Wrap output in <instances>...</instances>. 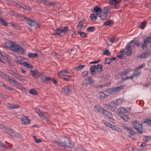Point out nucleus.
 <instances>
[{"mask_svg": "<svg viewBox=\"0 0 151 151\" xmlns=\"http://www.w3.org/2000/svg\"><path fill=\"white\" fill-rule=\"evenodd\" d=\"M54 143L59 146L64 147L65 150L68 151H71L72 147L74 146L73 142L68 138L59 140L58 141H55Z\"/></svg>", "mask_w": 151, "mask_h": 151, "instance_id": "nucleus-1", "label": "nucleus"}, {"mask_svg": "<svg viewBox=\"0 0 151 151\" xmlns=\"http://www.w3.org/2000/svg\"><path fill=\"white\" fill-rule=\"evenodd\" d=\"M24 20L31 27L36 28L40 26L39 22L37 20H35L27 17H25Z\"/></svg>", "mask_w": 151, "mask_h": 151, "instance_id": "nucleus-2", "label": "nucleus"}, {"mask_svg": "<svg viewBox=\"0 0 151 151\" xmlns=\"http://www.w3.org/2000/svg\"><path fill=\"white\" fill-rule=\"evenodd\" d=\"M126 86L125 85L120 86H119L112 88L109 89L106 91H104L105 93H106L108 96L115 93L119 91L124 88Z\"/></svg>", "mask_w": 151, "mask_h": 151, "instance_id": "nucleus-3", "label": "nucleus"}, {"mask_svg": "<svg viewBox=\"0 0 151 151\" xmlns=\"http://www.w3.org/2000/svg\"><path fill=\"white\" fill-rule=\"evenodd\" d=\"M68 30V28L65 26L62 29L56 28L54 30L53 34L55 35H58L61 36L64 35Z\"/></svg>", "mask_w": 151, "mask_h": 151, "instance_id": "nucleus-4", "label": "nucleus"}, {"mask_svg": "<svg viewBox=\"0 0 151 151\" xmlns=\"http://www.w3.org/2000/svg\"><path fill=\"white\" fill-rule=\"evenodd\" d=\"M132 125L134 129H136L137 132L140 134L142 132V127L141 124L138 121L133 122Z\"/></svg>", "mask_w": 151, "mask_h": 151, "instance_id": "nucleus-5", "label": "nucleus"}, {"mask_svg": "<svg viewBox=\"0 0 151 151\" xmlns=\"http://www.w3.org/2000/svg\"><path fill=\"white\" fill-rule=\"evenodd\" d=\"M94 82V81L91 77H88L87 79H84L82 81V83L83 86H86L88 85L92 84Z\"/></svg>", "mask_w": 151, "mask_h": 151, "instance_id": "nucleus-6", "label": "nucleus"}, {"mask_svg": "<svg viewBox=\"0 0 151 151\" xmlns=\"http://www.w3.org/2000/svg\"><path fill=\"white\" fill-rule=\"evenodd\" d=\"M121 0H109V2L113 4V8L116 9H118L120 6L119 2Z\"/></svg>", "mask_w": 151, "mask_h": 151, "instance_id": "nucleus-7", "label": "nucleus"}, {"mask_svg": "<svg viewBox=\"0 0 151 151\" xmlns=\"http://www.w3.org/2000/svg\"><path fill=\"white\" fill-rule=\"evenodd\" d=\"M87 24L85 21V19H82L80 21L77 25L78 30H83L87 26Z\"/></svg>", "mask_w": 151, "mask_h": 151, "instance_id": "nucleus-8", "label": "nucleus"}, {"mask_svg": "<svg viewBox=\"0 0 151 151\" xmlns=\"http://www.w3.org/2000/svg\"><path fill=\"white\" fill-rule=\"evenodd\" d=\"M16 6L22 10H27L29 11L32 10L31 8L29 6H26L23 4L21 3H17Z\"/></svg>", "mask_w": 151, "mask_h": 151, "instance_id": "nucleus-9", "label": "nucleus"}, {"mask_svg": "<svg viewBox=\"0 0 151 151\" xmlns=\"http://www.w3.org/2000/svg\"><path fill=\"white\" fill-rule=\"evenodd\" d=\"M61 93L64 95H67L71 93L70 87L68 86H65L63 88Z\"/></svg>", "mask_w": 151, "mask_h": 151, "instance_id": "nucleus-10", "label": "nucleus"}, {"mask_svg": "<svg viewBox=\"0 0 151 151\" xmlns=\"http://www.w3.org/2000/svg\"><path fill=\"white\" fill-rule=\"evenodd\" d=\"M30 73L33 77L38 78L41 75V74L37 70H31Z\"/></svg>", "mask_w": 151, "mask_h": 151, "instance_id": "nucleus-11", "label": "nucleus"}, {"mask_svg": "<svg viewBox=\"0 0 151 151\" xmlns=\"http://www.w3.org/2000/svg\"><path fill=\"white\" fill-rule=\"evenodd\" d=\"M21 121L22 124H29L30 123V119L26 116H22Z\"/></svg>", "mask_w": 151, "mask_h": 151, "instance_id": "nucleus-12", "label": "nucleus"}, {"mask_svg": "<svg viewBox=\"0 0 151 151\" xmlns=\"http://www.w3.org/2000/svg\"><path fill=\"white\" fill-rule=\"evenodd\" d=\"M116 105L114 104V102L111 101L109 104L107 105V108L112 111H115L116 109Z\"/></svg>", "mask_w": 151, "mask_h": 151, "instance_id": "nucleus-13", "label": "nucleus"}, {"mask_svg": "<svg viewBox=\"0 0 151 151\" xmlns=\"http://www.w3.org/2000/svg\"><path fill=\"white\" fill-rule=\"evenodd\" d=\"M7 107L9 109H18L20 107V106L17 104H8L7 105Z\"/></svg>", "mask_w": 151, "mask_h": 151, "instance_id": "nucleus-14", "label": "nucleus"}, {"mask_svg": "<svg viewBox=\"0 0 151 151\" xmlns=\"http://www.w3.org/2000/svg\"><path fill=\"white\" fill-rule=\"evenodd\" d=\"M117 113L119 114H124L128 112V110L125 108L121 107L118 109L117 110Z\"/></svg>", "mask_w": 151, "mask_h": 151, "instance_id": "nucleus-15", "label": "nucleus"}, {"mask_svg": "<svg viewBox=\"0 0 151 151\" xmlns=\"http://www.w3.org/2000/svg\"><path fill=\"white\" fill-rule=\"evenodd\" d=\"M94 109L96 112H99L102 113L104 111V109L101 106H94Z\"/></svg>", "mask_w": 151, "mask_h": 151, "instance_id": "nucleus-16", "label": "nucleus"}, {"mask_svg": "<svg viewBox=\"0 0 151 151\" xmlns=\"http://www.w3.org/2000/svg\"><path fill=\"white\" fill-rule=\"evenodd\" d=\"M98 16L102 20L110 18V16L108 17L107 14L104 12H103V14L101 15L99 14V15H98Z\"/></svg>", "mask_w": 151, "mask_h": 151, "instance_id": "nucleus-17", "label": "nucleus"}, {"mask_svg": "<svg viewBox=\"0 0 151 151\" xmlns=\"http://www.w3.org/2000/svg\"><path fill=\"white\" fill-rule=\"evenodd\" d=\"M124 100L122 98H119L117 99H116L113 101L114 103L116 105L118 106L122 104Z\"/></svg>", "mask_w": 151, "mask_h": 151, "instance_id": "nucleus-18", "label": "nucleus"}, {"mask_svg": "<svg viewBox=\"0 0 151 151\" xmlns=\"http://www.w3.org/2000/svg\"><path fill=\"white\" fill-rule=\"evenodd\" d=\"M93 11L96 12V15H98L102 12V9L98 6H96L93 9Z\"/></svg>", "mask_w": 151, "mask_h": 151, "instance_id": "nucleus-19", "label": "nucleus"}, {"mask_svg": "<svg viewBox=\"0 0 151 151\" xmlns=\"http://www.w3.org/2000/svg\"><path fill=\"white\" fill-rule=\"evenodd\" d=\"M42 119L48 121V119L47 117V114L44 112H42L40 114V115L39 116Z\"/></svg>", "mask_w": 151, "mask_h": 151, "instance_id": "nucleus-20", "label": "nucleus"}, {"mask_svg": "<svg viewBox=\"0 0 151 151\" xmlns=\"http://www.w3.org/2000/svg\"><path fill=\"white\" fill-rule=\"evenodd\" d=\"M8 80L10 83H12L17 85H19V83L18 82L16 81L14 78H13L11 76H9Z\"/></svg>", "mask_w": 151, "mask_h": 151, "instance_id": "nucleus-21", "label": "nucleus"}, {"mask_svg": "<svg viewBox=\"0 0 151 151\" xmlns=\"http://www.w3.org/2000/svg\"><path fill=\"white\" fill-rule=\"evenodd\" d=\"M97 96L99 99H102L106 98L108 96L107 94L105 93L102 92H99L97 94Z\"/></svg>", "mask_w": 151, "mask_h": 151, "instance_id": "nucleus-22", "label": "nucleus"}, {"mask_svg": "<svg viewBox=\"0 0 151 151\" xmlns=\"http://www.w3.org/2000/svg\"><path fill=\"white\" fill-rule=\"evenodd\" d=\"M110 7L107 6L102 9V12L107 14L109 12H110Z\"/></svg>", "mask_w": 151, "mask_h": 151, "instance_id": "nucleus-23", "label": "nucleus"}, {"mask_svg": "<svg viewBox=\"0 0 151 151\" xmlns=\"http://www.w3.org/2000/svg\"><path fill=\"white\" fill-rule=\"evenodd\" d=\"M150 52H147L145 53H142L139 55V57L141 58H146L148 57L150 54Z\"/></svg>", "mask_w": 151, "mask_h": 151, "instance_id": "nucleus-24", "label": "nucleus"}, {"mask_svg": "<svg viewBox=\"0 0 151 151\" xmlns=\"http://www.w3.org/2000/svg\"><path fill=\"white\" fill-rule=\"evenodd\" d=\"M17 48V50L16 52L20 54H23L24 53V50L22 47L19 46L18 48Z\"/></svg>", "mask_w": 151, "mask_h": 151, "instance_id": "nucleus-25", "label": "nucleus"}, {"mask_svg": "<svg viewBox=\"0 0 151 151\" xmlns=\"http://www.w3.org/2000/svg\"><path fill=\"white\" fill-rule=\"evenodd\" d=\"M103 114H104L106 116L108 117V118L110 119H112V116L111 113L109 112L108 111L104 110V111L103 112H102Z\"/></svg>", "mask_w": 151, "mask_h": 151, "instance_id": "nucleus-26", "label": "nucleus"}, {"mask_svg": "<svg viewBox=\"0 0 151 151\" xmlns=\"http://www.w3.org/2000/svg\"><path fill=\"white\" fill-rule=\"evenodd\" d=\"M126 49V54L127 56H129L132 53V51L131 48L129 46H127Z\"/></svg>", "mask_w": 151, "mask_h": 151, "instance_id": "nucleus-27", "label": "nucleus"}, {"mask_svg": "<svg viewBox=\"0 0 151 151\" xmlns=\"http://www.w3.org/2000/svg\"><path fill=\"white\" fill-rule=\"evenodd\" d=\"M19 46V45L16 44L14 42L12 47H11V48H10V49L11 50L16 52L17 50V48H18Z\"/></svg>", "mask_w": 151, "mask_h": 151, "instance_id": "nucleus-28", "label": "nucleus"}, {"mask_svg": "<svg viewBox=\"0 0 151 151\" xmlns=\"http://www.w3.org/2000/svg\"><path fill=\"white\" fill-rule=\"evenodd\" d=\"M134 72L132 75L133 78L136 77L138 75H139L141 73V71L140 70H136V69L134 70Z\"/></svg>", "mask_w": 151, "mask_h": 151, "instance_id": "nucleus-29", "label": "nucleus"}, {"mask_svg": "<svg viewBox=\"0 0 151 151\" xmlns=\"http://www.w3.org/2000/svg\"><path fill=\"white\" fill-rule=\"evenodd\" d=\"M14 42H12L11 41H6L5 43L6 47L9 48L10 49Z\"/></svg>", "mask_w": 151, "mask_h": 151, "instance_id": "nucleus-30", "label": "nucleus"}, {"mask_svg": "<svg viewBox=\"0 0 151 151\" xmlns=\"http://www.w3.org/2000/svg\"><path fill=\"white\" fill-rule=\"evenodd\" d=\"M6 132L9 135L11 136H13V134L14 133V131H13L12 129H11L8 128H7V130L6 131Z\"/></svg>", "mask_w": 151, "mask_h": 151, "instance_id": "nucleus-31", "label": "nucleus"}, {"mask_svg": "<svg viewBox=\"0 0 151 151\" xmlns=\"http://www.w3.org/2000/svg\"><path fill=\"white\" fill-rule=\"evenodd\" d=\"M96 68L98 73H100L102 70V66L101 64H98L96 66Z\"/></svg>", "mask_w": 151, "mask_h": 151, "instance_id": "nucleus-32", "label": "nucleus"}, {"mask_svg": "<svg viewBox=\"0 0 151 151\" xmlns=\"http://www.w3.org/2000/svg\"><path fill=\"white\" fill-rule=\"evenodd\" d=\"M14 76L15 78H18L19 80L23 79V77L18 73H15Z\"/></svg>", "mask_w": 151, "mask_h": 151, "instance_id": "nucleus-33", "label": "nucleus"}, {"mask_svg": "<svg viewBox=\"0 0 151 151\" xmlns=\"http://www.w3.org/2000/svg\"><path fill=\"white\" fill-rule=\"evenodd\" d=\"M96 65H92L90 68V70L91 74L94 75L95 72Z\"/></svg>", "mask_w": 151, "mask_h": 151, "instance_id": "nucleus-34", "label": "nucleus"}, {"mask_svg": "<svg viewBox=\"0 0 151 151\" xmlns=\"http://www.w3.org/2000/svg\"><path fill=\"white\" fill-rule=\"evenodd\" d=\"M38 54L37 53H33L31 52H29L28 54L29 57L32 58H35L37 56Z\"/></svg>", "mask_w": 151, "mask_h": 151, "instance_id": "nucleus-35", "label": "nucleus"}, {"mask_svg": "<svg viewBox=\"0 0 151 151\" xmlns=\"http://www.w3.org/2000/svg\"><path fill=\"white\" fill-rule=\"evenodd\" d=\"M120 117L125 121L128 120L129 119V116L125 114L120 115Z\"/></svg>", "mask_w": 151, "mask_h": 151, "instance_id": "nucleus-36", "label": "nucleus"}, {"mask_svg": "<svg viewBox=\"0 0 151 151\" xmlns=\"http://www.w3.org/2000/svg\"><path fill=\"white\" fill-rule=\"evenodd\" d=\"M67 71L66 70H63L58 72V74L59 76H65Z\"/></svg>", "mask_w": 151, "mask_h": 151, "instance_id": "nucleus-37", "label": "nucleus"}, {"mask_svg": "<svg viewBox=\"0 0 151 151\" xmlns=\"http://www.w3.org/2000/svg\"><path fill=\"white\" fill-rule=\"evenodd\" d=\"M85 66V65H80L77 66L75 67V69L76 70L78 71L83 69Z\"/></svg>", "mask_w": 151, "mask_h": 151, "instance_id": "nucleus-38", "label": "nucleus"}, {"mask_svg": "<svg viewBox=\"0 0 151 151\" xmlns=\"http://www.w3.org/2000/svg\"><path fill=\"white\" fill-rule=\"evenodd\" d=\"M0 146L1 147H2L4 148L5 149H9L11 148V146H6L1 141H0Z\"/></svg>", "mask_w": 151, "mask_h": 151, "instance_id": "nucleus-39", "label": "nucleus"}, {"mask_svg": "<svg viewBox=\"0 0 151 151\" xmlns=\"http://www.w3.org/2000/svg\"><path fill=\"white\" fill-rule=\"evenodd\" d=\"M0 22L1 24L3 26H7L8 25V23L1 17H0Z\"/></svg>", "mask_w": 151, "mask_h": 151, "instance_id": "nucleus-40", "label": "nucleus"}, {"mask_svg": "<svg viewBox=\"0 0 151 151\" xmlns=\"http://www.w3.org/2000/svg\"><path fill=\"white\" fill-rule=\"evenodd\" d=\"M8 127L4 124H1L0 125V128L3 130L4 132H6L7 130Z\"/></svg>", "mask_w": 151, "mask_h": 151, "instance_id": "nucleus-41", "label": "nucleus"}, {"mask_svg": "<svg viewBox=\"0 0 151 151\" xmlns=\"http://www.w3.org/2000/svg\"><path fill=\"white\" fill-rule=\"evenodd\" d=\"M146 21H144L142 22L139 26V28L142 29H143L146 26Z\"/></svg>", "mask_w": 151, "mask_h": 151, "instance_id": "nucleus-42", "label": "nucleus"}, {"mask_svg": "<svg viewBox=\"0 0 151 151\" xmlns=\"http://www.w3.org/2000/svg\"><path fill=\"white\" fill-rule=\"evenodd\" d=\"M102 121L103 123L107 127H108L110 128L111 125V124L105 120L103 119Z\"/></svg>", "mask_w": 151, "mask_h": 151, "instance_id": "nucleus-43", "label": "nucleus"}, {"mask_svg": "<svg viewBox=\"0 0 151 151\" xmlns=\"http://www.w3.org/2000/svg\"><path fill=\"white\" fill-rule=\"evenodd\" d=\"M97 16H98L96 15V14L95 15L94 13L91 14L90 16L91 19L93 21L97 19Z\"/></svg>", "mask_w": 151, "mask_h": 151, "instance_id": "nucleus-44", "label": "nucleus"}, {"mask_svg": "<svg viewBox=\"0 0 151 151\" xmlns=\"http://www.w3.org/2000/svg\"><path fill=\"white\" fill-rule=\"evenodd\" d=\"M141 47L142 49H145L147 47V43L146 41L144 40V41L143 42L141 43Z\"/></svg>", "mask_w": 151, "mask_h": 151, "instance_id": "nucleus-45", "label": "nucleus"}, {"mask_svg": "<svg viewBox=\"0 0 151 151\" xmlns=\"http://www.w3.org/2000/svg\"><path fill=\"white\" fill-rule=\"evenodd\" d=\"M78 33L79 34L80 36L82 37H85L86 35V33L84 32H81V30H78Z\"/></svg>", "mask_w": 151, "mask_h": 151, "instance_id": "nucleus-46", "label": "nucleus"}, {"mask_svg": "<svg viewBox=\"0 0 151 151\" xmlns=\"http://www.w3.org/2000/svg\"><path fill=\"white\" fill-rule=\"evenodd\" d=\"M135 46V40H132L128 44L127 46H129L131 48L132 47H134Z\"/></svg>", "mask_w": 151, "mask_h": 151, "instance_id": "nucleus-47", "label": "nucleus"}, {"mask_svg": "<svg viewBox=\"0 0 151 151\" xmlns=\"http://www.w3.org/2000/svg\"><path fill=\"white\" fill-rule=\"evenodd\" d=\"M95 28L93 26H91L88 27L87 29V31L91 32H93L95 30Z\"/></svg>", "mask_w": 151, "mask_h": 151, "instance_id": "nucleus-48", "label": "nucleus"}, {"mask_svg": "<svg viewBox=\"0 0 151 151\" xmlns=\"http://www.w3.org/2000/svg\"><path fill=\"white\" fill-rule=\"evenodd\" d=\"M29 93L32 94L37 95V92L35 89H31L29 91Z\"/></svg>", "mask_w": 151, "mask_h": 151, "instance_id": "nucleus-49", "label": "nucleus"}, {"mask_svg": "<svg viewBox=\"0 0 151 151\" xmlns=\"http://www.w3.org/2000/svg\"><path fill=\"white\" fill-rule=\"evenodd\" d=\"M110 128L116 131H119V129L117 127L112 124L111 126V125Z\"/></svg>", "mask_w": 151, "mask_h": 151, "instance_id": "nucleus-50", "label": "nucleus"}, {"mask_svg": "<svg viewBox=\"0 0 151 151\" xmlns=\"http://www.w3.org/2000/svg\"><path fill=\"white\" fill-rule=\"evenodd\" d=\"M51 79V78L50 77H48L47 76H46L45 77L44 80L42 81V82L45 83H47L48 81H50V80Z\"/></svg>", "mask_w": 151, "mask_h": 151, "instance_id": "nucleus-51", "label": "nucleus"}, {"mask_svg": "<svg viewBox=\"0 0 151 151\" xmlns=\"http://www.w3.org/2000/svg\"><path fill=\"white\" fill-rule=\"evenodd\" d=\"M111 24H112V22L111 20H108L104 22V25H109Z\"/></svg>", "mask_w": 151, "mask_h": 151, "instance_id": "nucleus-52", "label": "nucleus"}, {"mask_svg": "<svg viewBox=\"0 0 151 151\" xmlns=\"http://www.w3.org/2000/svg\"><path fill=\"white\" fill-rule=\"evenodd\" d=\"M13 134V136L16 137L20 138L21 137L22 135L21 134L17 133L14 131V133Z\"/></svg>", "mask_w": 151, "mask_h": 151, "instance_id": "nucleus-53", "label": "nucleus"}, {"mask_svg": "<svg viewBox=\"0 0 151 151\" xmlns=\"http://www.w3.org/2000/svg\"><path fill=\"white\" fill-rule=\"evenodd\" d=\"M144 40L146 41L147 43H149L150 45L151 43V37H147L146 38V39H144Z\"/></svg>", "mask_w": 151, "mask_h": 151, "instance_id": "nucleus-54", "label": "nucleus"}, {"mask_svg": "<svg viewBox=\"0 0 151 151\" xmlns=\"http://www.w3.org/2000/svg\"><path fill=\"white\" fill-rule=\"evenodd\" d=\"M129 71L128 70H126L123 71L121 74L122 76H125L127 75L129 73Z\"/></svg>", "mask_w": 151, "mask_h": 151, "instance_id": "nucleus-55", "label": "nucleus"}, {"mask_svg": "<svg viewBox=\"0 0 151 151\" xmlns=\"http://www.w3.org/2000/svg\"><path fill=\"white\" fill-rule=\"evenodd\" d=\"M33 138L35 141L37 143H39L41 142V141L40 139H37L34 136H33Z\"/></svg>", "mask_w": 151, "mask_h": 151, "instance_id": "nucleus-56", "label": "nucleus"}, {"mask_svg": "<svg viewBox=\"0 0 151 151\" xmlns=\"http://www.w3.org/2000/svg\"><path fill=\"white\" fill-rule=\"evenodd\" d=\"M112 40L110 37L107 40V43L108 45H111L112 43Z\"/></svg>", "mask_w": 151, "mask_h": 151, "instance_id": "nucleus-57", "label": "nucleus"}, {"mask_svg": "<svg viewBox=\"0 0 151 151\" xmlns=\"http://www.w3.org/2000/svg\"><path fill=\"white\" fill-rule=\"evenodd\" d=\"M112 61L111 58H107L105 59V62L107 64H109Z\"/></svg>", "mask_w": 151, "mask_h": 151, "instance_id": "nucleus-58", "label": "nucleus"}, {"mask_svg": "<svg viewBox=\"0 0 151 151\" xmlns=\"http://www.w3.org/2000/svg\"><path fill=\"white\" fill-rule=\"evenodd\" d=\"M35 112L37 114H38V115L39 116L40 115V114L42 111L40 109L37 108H35Z\"/></svg>", "mask_w": 151, "mask_h": 151, "instance_id": "nucleus-59", "label": "nucleus"}, {"mask_svg": "<svg viewBox=\"0 0 151 151\" xmlns=\"http://www.w3.org/2000/svg\"><path fill=\"white\" fill-rule=\"evenodd\" d=\"M9 77V76L4 73L1 77L4 78V79H8Z\"/></svg>", "mask_w": 151, "mask_h": 151, "instance_id": "nucleus-60", "label": "nucleus"}, {"mask_svg": "<svg viewBox=\"0 0 151 151\" xmlns=\"http://www.w3.org/2000/svg\"><path fill=\"white\" fill-rule=\"evenodd\" d=\"M88 73V71H85L82 72L81 73V75L83 77H85L86 76Z\"/></svg>", "mask_w": 151, "mask_h": 151, "instance_id": "nucleus-61", "label": "nucleus"}, {"mask_svg": "<svg viewBox=\"0 0 151 151\" xmlns=\"http://www.w3.org/2000/svg\"><path fill=\"white\" fill-rule=\"evenodd\" d=\"M103 54L104 55H109L110 54V52L109 50H105L103 52Z\"/></svg>", "mask_w": 151, "mask_h": 151, "instance_id": "nucleus-62", "label": "nucleus"}, {"mask_svg": "<svg viewBox=\"0 0 151 151\" xmlns=\"http://www.w3.org/2000/svg\"><path fill=\"white\" fill-rule=\"evenodd\" d=\"M72 73L70 72H68L67 71L66 74L65 75V76H67L69 77H70L72 76Z\"/></svg>", "mask_w": 151, "mask_h": 151, "instance_id": "nucleus-63", "label": "nucleus"}, {"mask_svg": "<svg viewBox=\"0 0 151 151\" xmlns=\"http://www.w3.org/2000/svg\"><path fill=\"white\" fill-rule=\"evenodd\" d=\"M144 122L147 124H151V119H147Z\"/></svg>", "mask_w": 151, "mask_h": 151, "instance_id": "nucleus-64", "label": "nucleus"}]
</instances>
